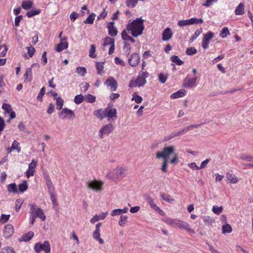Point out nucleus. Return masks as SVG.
I'll return each instance as SVG.
<instances>
[{
	"label": "nucleus",
	"mask_w": 253,
	"mask_h": 253,
	"mask_svg": "<svg viewBox=\"0 0 253 253\" xmlns=\"http://www.w3.org/2000/svg\"><path fill=\"white\" fill-rule=\"evenodd\" d=\"M144 21L141 17L136 18L127 24L126 29V32L130 33L134 38L142 35L145 29Z\"/></svg>",
	"instance_id": "obj_1"
},
{
	"label": "nucleus",
	"mask_w": 253,
	"mask_h": 253,
	"mask_svg": "<svg viewBox=\"0 0 253 253\" xmlns=\"http://www.w3.org/2000/svg\"><path fill=\"white\" fill-rule=\"evenodd\" d=\"M126 169L123 167H117L114 169L112 171L106 174V177L113 181L116 179H121L126 175Z\"/></svg>",
	"instance_id": "obj_2"
},
{
	"label": "nucleus",
	"mask_w": 253,
	"mask_h": 253,
	"mask_svg": "<svg viewBox=\"0 0 253 253\" xmlns=\"http://www.w3.org/2000/svg\"><path fill=\"white\" fill-rule=\"evenodd\" d=\"M172 155L174 156L173 158H177L175 152L174 147L172 145L165 147L162 151L156 153L157 158H169Z\"/></svg>",
	"instance_id": "obj_3"
},
{
	"label": "nucleus",
	"mask_w": 253,
	"mask_h": 253,
	"mask_svg": "<svg viewBox=\"0 0 253 253\" xmlns=\"http://www.w3.org/2000/svg\"><path fill=\"white\" fill-rule=\"evenodd\" d=\"M34 251L36 253H40L43 251L45 253H50V245L47 241H44L42 244L38 242L34 245Z\"/></svg>",
	"instance_id": "obj_4"
},
{
	"label": "nucleus",
	"mask_w": 253,
	"mask_h": 253,
	"mask_svg": "<svg viewBox=\"0 0 253 253\" xmlns=\"http://www.w3.org/2000/svg\"><path fill=\"white\" fill-rule=\"evenodd\" d=\"M30 208V212L34 215H36L37 217L40 218L42 221H44L46 218V216L43 213L42 209L38 207V206L35 204H29Z\"/></svg>",
	"instance_id": "obj_5"
},
{
	"label": "nucleus",
	"mask_w": 253,
	"mask_h": 253,
	"mask_svg": "<svg viewBox=\"0 0 253 253\" xmlns=\"http://www.w3.org/2000/svg\"><path fill=\"white\" fill-rule=\"evenodd\" d=\"M103 184L104 183L102 181L96 180L89 181L86 182L87 187L96 192H99L102 190Z\"/></svg>",
	"instance_id": "obj_6"
},
{
	"label": "nucleus",
	"mask_w": 253,
	"mask_h": 253,
	"mask_svg": "<svg viewBox=\"0 0 253 253\" xmlns=\"http://www.w3.org/2000/svg\"><path fill=\"white\" fill-rule=\"evenodd\" d=\"M199 126H200V125H199V124L192 125L188 126L183 128L181 130L173 132L169 135V139L172 138L174 137L179 136L180 135L184 134L187 133L189 130H191L194 128H197Z\"/></svg>",
	"instance_id": "obj_7"
},
{
	"label": "nucleus",
	"mask_w": 253,
	"mask_h": 253,
	"mask_svg": "<svg viewBox=\"0 0 253 253\" xmlns=\"http://www.w3.org/2000/svg\"><path fill=\"white\" fill-rule=\"evenodd\" d=\"M213 37L214 33L211 31H209L203 35L202 44L203 49H206L209 47L210 42Z\"/></svg>",
	"instance_id": "obj_8"
},
{
	"label": "nucleus",
	"mask_w": 253,
	"mask_h": 253,
	"mask_svg": "<svg viewBox=\"0 0 253 253\" xmlns=\"http://www.w3.org/2000/svg\"><path fill=\"white\" fill-rule=\"evenodd\" d=\"M114 129L113 125L109 124L103 126L99 130V136L101 138H103L104 135H107L110 134Z\"/></svg>",
	"instance_id": "obj_9"
},
{
	"label": "nucleus",
	"mask_w": 253,
	"mask_h": 253,
	"mask_svg": "<svg viewBox=\"0 0 253 253\" xmlns=\"http://www.w3.org/2000/svg\"><path fill=\"white\" fill-rule=\"evenodd\" d=\"M146 83V79L144 78H141L138 76L135 80H131L129 82L128 86L130 87H134L136 86H142Z\"/></svg>",
	"instance_id": "obj_10"
},
{
	"label": "nucleus",
	"mask_w": 253,
	"mask_h": 253,
	"mask_svg": "<svg viewBox=\"0 0 253 253\" xmlns=\"http://www.w3.org/2000/svg\"><path fill=\"white\" fill-rule=\"evenodd\" d=\"M197 77L191 78L187 76L183 81L182 86L185 88H192L196 85Z\"/></svg>",
	"instance_id": "obj_11"
},
{
	"label": "nucleus",
	"mask_w": 253,
	"mask_h": 253,
	"mask_svg": "<svg viewBox=\"0 0 253 253\" xmlns=\"http://www.w3.org/2000/svg\"><path fill=\"white\" fill-rule=\"evenodd\" d=\"M107 86L110 87L111 91H115L117 90L118 84L116 80L112 77H109L104 83Z\"/></svg>",
	"instance_id": "obj_12"
},
{
	"label": "nucleus",
	"mask_w": 253,
	"mask_h": 253,
	"mask_svg": "<svg viewBox=\"0 0 253 253\" xmlns=\"http://www.w3.org/2000/svg\"><path fill=\"white\" fill-rule=\"evenodd\" d=\"M140 59L139 54L134 53L128 58V62L131 67H135L139 63Z\"/></svg>",
	"instance_id": "obj_13"
},
{
	"label": "nucleus",
	"mask_w": 253,
	"mask_h": 253,
	"mask_svg": "<svg viewBox=\"0 0 253 253\" xmlns=\"http://www.w3.org/2000/svg\"><path fill=\"white\" fill-rule=\"evenodd\" d=\"M37 161L34 159H33L31 163L29 164L28 169L26 171V176L28 178L34 175L35 169L37 167Z\"/></svg>",
	"instance_id": "obj_14"
},
{
	"label": "nucleus",
	"mask_w": 253,
	"mask_h": 253,
	"mask_svg": "<svg viewBox=\"0 0 253 253\" xmlns=\"http://www.w3.org/2000/svg\"><path fill=\"white\" fill-rule=\"evenodd\" d=\"M105 118L107 117L108 121H109L111 119H116L117 117V110L114 108H107L105 109Z\"/></svg>",
	"instance_id": "obj_15"
},
{
	"label": "nucleus",
	"mask_w": 253,
	"mask_h": 253,
	"mask_svg": "<svg viewBox=\"0 0 253 253\" xmlns=\"http://www.w3.org/2000/svg\"><path fill=\"white\" fill-rule=\"evenodd\" d=\"M177 227L180 229H185L190 233H194L195 231L190 227V225L186 222L179 219Z\"/></svg>",
	"instance_id": "obj_16"
},
{
	"label": "nucleus",
	"mask_w": 253,
	"mask_h": 253,
	"mask_svg": "<svg viewBox=\"0 0 253 253\" xmlns=\"http://www.w3.org/2000/svg\"><path fill=\"white\" fill-rule=\"evenodd\" d=\"M68 46V43L67 42V38L65 37L61 39L60 42L56 46V50L57 52H61L67 48Z\"/></svg>",
	"instance_id": "obj_17"
},
{
	"label": "nucleus",
	"mask_w": 253,
	"mask_h": 253,
	"mask_svg": "<svg viewBox=\"0 0 253 253\" xmlns=\"http://www.w3.org/2000/svg\"><path fill=\"white\" fill-rule=\"evenodd\" d=\"M14 233V228L11 224L6 225L3 230V236L5 238H10Z\"/></svg>",
	"instance_id": "obj_18"
},
{
	"label": "nucleus",
	"mask_w": 253,
	"mask_h": 253,
	"mask_svg": "<svg viewBox=\"0 0 253 253\" xmlns=\"http://www.w3.org/2000/svg\"><path fill=\"white\" fill-rule=\"evenodd\" d=\"M114 22L111 21L108 23L107 29L108 30L109 35L111 37H115L118 34V30L114 26Z\"/></svg>",
	"instance_id": "obj_19"
},
{
	"label": "nucleus",
	"mask_w": 253,
	"mask_h": 253,
	"mask_svg": "<svg viewBox=\"0 0 253 253\" xmlns=\"http://www.w3.org/2000/svg\"><path fill=\"white\" fill-rule=\"evenodd\" d=\"M162 220L168 225L171 226L173 227H177V225L179 222V219L177 218L171 219L168 217H164Z\"/></svg>",
	"instance_id": "obj_20"
},
{
	"label": "nucleus",
	"mask_w": 253,
	"mask_h": 253,
	"mask_svg": "<svg viewBox=\"0 0 253 253\" xmlns=\"http://www.w3.org/2000/svg\"><path fill=\"white\" fill-rule=\"evenodd\" d=\"M59 117L64 119L68 116H70V118H73L74 117V113L73 111L67 108H64L62 109L60 113L59 114Z\"/></svg>",
	"instance_id": "obj_21"
},
{
	"label": "nucleus",
	"mask_w": 253,
	"mask_h": 253,
	"mask_svg": "<svg viewBox=\"0 0 253 253\" xmlns=\"http://www.w3.org/2000/svg\"><path fill=\"white\" fill-rule=\"evenodd\" d=\"M173 35L172 32L170 28H167L162 34V40L164 41H168L170 39Z\"/></svg>",
	"instance_id": "obj_22"
},
{
	"label": "nucleus",
	"mask_w": 253,
	"mask_h": 253,
	"mask_svg": "<svg viewBox=\"0 0 253 253\" xmlns=\"http://www.w3.org/2000/svg\"><path fill=\"white\" fill-rule=\"evenodd\" d=\"M108 213V212H103L100 215H95L92 218H91L90 220V222L91 223H94L95 222L100 220L104 219L106 216H107Z\"/></svg>",
	"instance_id": "obj_23"
},
{
	"label": "nucleus",
	"mask_w": 253,
	"mask_h": 253,
	"mask_svg": "<svg viewBox=\"0 0 253 253\" xmlns=\"http://www.w3.org/2000/svg\"><path fill=\"white\" fill-rule=\"evenodd\" d=\"M121 37L122 39L125 41H130L132 43H134L135 42L133 37L128 35L126 30H123L121 33Z\"/></svg>",
	"instance_id": "obj_24"
},
{
	"label": "nucleus",
	"mask_w": 253,
	"mask_h": 253,
	"mask_svg": "<svg viewBox=\"0 0 253 253\" xmlns=\"http://www.w3.org/2000/svg\"><path fill=\"white\" fill-rule=\"evenodd\" d=\"M20 150L21 149L19 146V143L16 140H14L12 142L11 146L8 149L7 152L8 153H10L13 151H16L18 153H19Z\"/></svg>",
	"instance_id": "obj_25"
},
{
	"label": "nucleus",
	"mask_w": 253,
	"mask_h": 253,
	"mask_svg": "<svg viewBox=\"0 0 253 253\" xmlns=\"http://www.w3.org/2000/svg\"><path fill=\"white\" fill-rule=\"evenodd\" d=\"M245 13L244 4L240 2L236 7L235 10V14L237 15H242Z\"/></svg>",
	"instance_id": "obj_26"
},
{
	"label": "nucleus",
	"mask_w": 253,
	"mask_h": 253,
	"mask_svg": "<svg viewBox=\"0 0 253 253\" xmlns=\"http://www.w3.org/2000/svg\"><path fill=\"white\" fill-rule=\"evenodd\" d=\"M34 233L32 231L29 232L22 236L19 239L20 242H28L34 236Z\"/></svg>",
	"instance_id": "obj_27"
},
{
	"label": "nucleus",
	"mask_w": 253,
	"mask_h": 253,
	"mask_svg": "<svg viewBox=\"0 0 253 253\" xmlns=\"http://www.w3.org/2000/svg\"><path fill=\"white\" fill-rule=\"evenodd\" d=\"M186 91L184 89H180L178 91L172 93L170 97L173 99H176L184 96L186 94Z\"/></svg>",
	"instance_id": "obj_28"
},
{
	"label": "nucleus",
	"mask_w": 253,
	"mask_h": 253,
	"mask_svg": "<svg viewBox=\"0 0 253 253\" xmlns=\"http://www.w3.org/2000/svg\"><path fill=\"white\" fill-rule=\"evenodd\" d=\"M7 187L9 193H17L18 192L17 186L15 183L8 184Z\"/></svg>",
	"instance_id": "obj_29"
},
{
	"label": "nucleus",
	"mask_w": 253,
	"mask_h": 253,
	"mask_svg": "<svg viewBox=\"0 0 253 253\" xmlns=\"http://www.w3.org/2000/svg\"><path fill=\"white\" fill-rule=\"evenodd\" d=\"M226 177L229 182L232 183H237L239 182L238 178L232 174L230 173H227Z\"/></svg>",
	"instance_id": "obj_30"
},
{
	"label": "nucleus",
	"mask_w": 253,
	"mask_h": 253,
	"mask_svg": "<svg viewBox=\"0 0 253 253\" xmlns=\"http://www.w3.org/2000/svg\"><path fill=\"white\" fill-rule=\"evenodd\" d=\"M93 238L98 241L100 244H103L104 243L103 240L100 237V231L95 230L93 233Z\"/></svg>",
	"instance_id": "obj_31"
},
{
	"label": "nucleus",
	"mask_w": 253,
	"mask_h": 253,
	"mask_svg": "<svg viewBox=\"0 0 253 253\" xmlns=\"http://www.w3.org/2000/svg\"><path fill=\"white\" fill-rule=\"evenodd\" d=\"M203 32L202 28H200L197 29L194 34L191 36L189 40L190 42H192L195 40H196L199 35Z\"/></svg>",
	"instance_id": "obj_32"
},
{
	"label": "nucleus",
	"mask_w": 253,
	"mask_h": 253,
	"mask_svg": "<svg viewBox=\"0 0 253 253\" xmlns=\"http://www.w3.org/2000/svg\"><path fill=\"white\" fill-rule=\"evenodd\" d=\"M95 66L97 70V74L102 75L104 73V62H96Z\"/></svg>",
	"instance_id": "obj_33"
},
{
	"label": "nucleus",
	"mask_w": 253,
	"mask_h": 253,
	"mask_svg": "<svg viewBox=\"0 0 253 253\" xmlns=\"http://www.w3.org/2000/svg\"><path fill=\"white\" fill-rule=\"evenodd\" d=\"M94 114L100 120L105 118V110L102 111V109H98L94 112Z\"/></svg>",
	"instance_id": "obj_34"
},
{
	"label": "nucleus",
	"mask_w": 253,
	"mask_h": 253,
	"mask_svg": "<svg viewBox=\"0 0 253 253\" xmlns=\"http://www.w3.org/2000/svg\"><path fill=\"white\" fill-rule=\"evenodd\" d=\"M113 44H115V40L114 39L110 37H106L104 39V42L103 46L112 45Z\"/></svg>",
	"instance_id": "obj_35"
},
{
	"label": "nucleus",
	"mask_w": 253,
	"mask_h": 253,
	"mask_svg": "<svg viewBox=\"0 0 253 253\" xmlns=\"http://www.w3.org/2000/svg\"><path fill=\"white\" fill-rule=\"evenodd\" d=\"M28 189V185L26 181H24L21 184H19L18 188V192L23 193Z\"/></svg>",
	"instance_id": "obj_36"
},
{
	"label": "nucleus",
	"mask_w": 253,
	"mask_h": 253,
	"mask_svg": "<svg viewBox=\"0 0 253 253\" xmlns=\"http://www.w3.org/2000/svg\"><path fill=\"white\" fill-rule=\"evenodd\" d=\"M24 78L25 80L30 82L32 80V68L27 69L24 75Z\"/></svg>",
	"instance_id": "obj_37"
},
{
	"label": "nucleus",
	"mask_w": 253,
	"mask_h": 253,
	"mask_svg": "<svg viewBox=\"0 0 253 253\" xmlns=\"http://www.w3.org/2000/svg\"><path fill=\"white\" fill-rule=\"evenodd\" d=\"M33 2L31 0L23 1L22 3V7L24 9H28L32 7Z\"/></svg>",
	"instance_id": "obj_38"
},
{
	"label": "nucleus",
	"mask_w": 253,
	"mask_h": 253,
	"mask_svg": "<svg viewBox=\"0 0 253 253\" xmlns=\"http://www.w3.org/2000/svg\"><path fill=\"white\" fill-rule=\"evenodd\" d=\"M127 216L126 215H121L120 220L119 221V225L121 227H124L127 222Z\"/></svg>",
	"instance_id": "obj_39"
},
{
	"label": "nucleus",
	"mask_w": 253,
	"mask_h": 253,
	"mask_svg": "<svg viewBox=\"0 0 253 253\" xmlns=\"http://www.w3.org/2000/svg\"><path fill=\"white\" fill-rule=\"evenodd\" d=\"M171 60L172 62L176 63L177 65H181L184 62L182 61L178 56L172 55L171 57Z\"/></svg>",
	"instance_id": "obj_40"
},
{
	"label": "nucleus",
	"mask_w": 253,
	"mask_h": 253,
	"mask_svg": "<svg viewBox=\"0 0 253 253\" xmlns=\"http://www.w3.org/2000/svg\"><path fill=\"white\" fill-rule=\"evenodd\" d=\"M64 101L60 96L56 98V104L57 110H61L63 106Z\"/></svg>",
	"instance_id": "obj_41"
},
{
	"label": "nucleus",
	"mask_w": 253,
	"mask_h": 253,
	"mask_svg": "<svg viewBox=\"0 0 253 253\" xmlns=\"http://www.w3.org/2000/svg\"><path fill=\"white\" fill-rule=\"evenodd\" d=\"M222 233L223 234L230 233L232 232V227L229 224L223 225L222 227Z\"/></svg>",
	"instance_id": "obj_42"
},
{
	"label": "nucleus",
	"mask_w": 253,
	"mask_h": 253,
	"mask_svg": "<svg viewBox=\"0 0 253 253\" xmlns=\"http://www.w3.org/2000/svg\"><path fill=\"white\" fill-rule=\"evenodd\" d=\"M0 253H16L14 249L11 247H5L3 248Z\"/></svg>",
	"instance_id": "obj_43"
},
{
	"label": "nucleus",
	"mask_w": 253,
	"mask_h": 253,
	"mask_svg": "<svg viewBox=\"0 0 253 253\" xmlns=\"http://www.w3.org/2000/svg\"><path fill=\"white\" fill-rule=\"evenodd\" d=\"M138 0H126V3L127 7L133 8L136 5Z\"/></svg>",
	"instance_id": "obj_44"
},
{
	"label": "nucleus",
	"mask_w": 253,
	"mask_h": 253,
	"mask_svg": "<svg viewBox=\"0 0 253 253\" xmlns=\"http://www.w3.org/2000/svg\"><path fill=\"white\" fill-rule=\"evenodd\" d=\"M150 207L160 215L162 216H164L165 215V212L163 211L160 208H159L156 204L152 205L150 206Z\"/></svg>",
	"instance_id": "obj_45"
},
{
	"label": "nucleus",
	"mask_w": 253,
	"mask_h": 253,
	"mask_svg": "<svg viewBox=\"0 0 253 253\" xmlns=\"http://www.w3.org/2000/svg\"><path fill=\"white\" fill-rule=\"evenodd\" d=\"M161 197L162 198L169 203H172L174 201V199H172L171 196L169 195L165 194V193H161Z\"/></svg>",
	"instance_id": "obj_46"
},
{
	"label": "nucleus",
	"mask_w": 253,
	"mask_h": 253,
	"mask_svg": "<svg viewBox=\"0 0 253 253\" xmlns=\"http://www.w3.org/2000/svg\"><path fill=\"white\" fill-rule=\"evenodd\" d=\"M223 211L222 207H218L217 206H213L212 209V212L217 215L220 214Z\"/></svg>",
	"instance_id": "obj_47"
},
{
	"label": "nucleus",
	"mask_w": 253,
	"mask_h": 253,
	"mask_svg": "<svg viewBox=\"0 0 253 253\" xmlns=\"http://www.w3.org/2000/svg\"><path fill=\"white\" fill-rule=\"evenodd\" d=\"M95 15L93 13L90 14L87 18L84 21L85 24H92L94 20Z\"/></svg>",
	"instance_id": "obj_48"
},
{
	"label": "nucleus",
	"mask_w": 253,
	"mask_h": 253,
	"mask_svg": "<svg viewBox=\"0 0 253 253\" xmlns=\"http://www.w3.org/2000/svg\"><path fill=\"white\" fill-rule=\"evenodd\" d=\"M10 218V214H2L0 217V223L4 224L6 223Z\"/></svg>",
	"instance_id": "obj_49"
},
{
	"label": "nucleus",
	"mask_w": 253,
	"mask_h": 253,
	"mask_svg": "<svg viewBox=\"0 0 253 253\" xmlns=\"http://www.w3.org/2000/svg\"><path fill=\"white\" fill-rule=\"evenodd\" d=\"M132 100H134L136 103H140L142 101V98L135 92L132 94Z\"/></svg>",
	"instance_id": "obj_50"
},
{
	"label": "nucleus",
	"mask_w": 253,
	"mask_h": 253,
	"mask_svg": "<svg viewBox=\"0 0 253 253\" xmlns=\"http://www.w3.org/2000/svg\"><path fill=\"white\" fill-rule=\"evenodd\" d=\"M230 34L229 31L228 30V28L227 27H224L220 33V37L224 38L227 36L229 35Z\"/></svg>",
	"instance_id": "obj_51"
},
{
	"label": "nucleus",
	"mask_w": 253,
	"mask_h": 253,
	"mask_svg": "<svg viewBox=\"0 0 253 253\" xmlns=\"http://www.w3.org/2000/svg\"><path fill=\"white\" fill-rule=\"evenodd\" d=\"M76 72L82 76H84L86 73L85 68L83 67H78L76 69Z\"/></svg>",
	"instance_id": "obj_52"
},
{
	"label": "nucleus",
	"mask_w": 253,
	"mask_h": 253,
	"mask_svg": "<svg viewBox=\"0 0 253 253\" xmlns=\"http://www.w3.org/2000/svg\"><path fill=\"white\" fill-rule=\"evenodd\" d=\"M197 52V50L194 47H188L186 50V53L188 55H192Z\"/></svg>",
	"instance_id": "obj_53"
},
{
	"label": "nucleus",
	"mask_w": 253,
	"mask_h": 253,
	"mask_svg": "<svg viewBox=\"0 0 253 253\" xmlns=\"http://www.w3.org/2000/svg\"><path fill=\"white\" fill-rule=\"evenodd\" d=\"M191 25L193 24H200L204 22L202 18H197L196 17H193L190 18Z\"/></svg>",
	"instance_id": "obj_54"
},
{
	"label": "nucleus",
	"mask_w": 253,
	"mask_h": 253,
	"mask_svg": "<svg viewBox=\"0 0 253 253\" xmlns=\"http://www.w3.org/2000/svg\"><path fill=\"white\" fill-rule=\"evenodd\" d=\"M95 51L96 48L95 45L94 44H91L89 50V56L91 58H95L96 56L95 54Z\"/></svg>",
	"instance_id": "obj_55"
},
{
	"label": "nucleus",
	"mask_w": 253,
	"mask_h": 253,
	"mask_svg": "<svg viewBox=\"0 0 253 253\" xmlns=\"http://www.w3.org/2000/svg\"><path fill=\"white\" fill-rule=\"evenodd\" d=\"M84 99V96L82 94H80L76 95L74 98V102L77 104L81 103Z\"/></svg>",
	"instance_id": "obj_56"
},
{
	"label": "nucleus",
	"mask_w": 253,
	"mask_h": 253,
	"mask_svg": "<svg viewBox=\"0 0 253 253\" xmlns=\"http://www.w3.org/2000/svg\"><path fill=\"white\" fill-rule=\"evenodd\" d=\"M23 203V200L22 199H19L15 201V210L18 211L21 207Z\"/></svg>",
	"instance_id": "obj_57"
},
{
	"label": "nucleus",
	"mask_w": 253,
	"mask_h": 253,
	"mask_svg": "<svg viewBox=\"0 0 253 253\" xmlns=\"http://www.w3.org/2000/svg\"><path fill=\"white\" fill-rule=\"evenodd\" d=\"M2 109L4 110L5 112L9 113L12 110L11 106L9 104L3 103L2 105Z\"/></svg>",
	"instance_id": "obj_58"
},
{
	"label": "nucleus",
	"mask_w": 253,
	"mask_h": 253,
	"mask_svg": "<svg viewBox=\"0 0 253 253\" xmlns=\"http://www.w3.org/2000/svg\"><path fill=\"white\" fill-rule=\"evenodd\" d=\"M41 12V10L40 9L39 10H32L30 11L27 12V15L28 17H31L33 16L38 15Z\"/></svg>",
	"instance_id": "obj_59"
},
{
	"label": "nucleus",
	"mask_w": 253,
	"mask_h": 253,
	"mask_svg": "<svg viewBox=\"0 0 253 253\" xmlns=\"http://www.w3.org/2000/svg\"><path fill=\"white\" fill-rule=\"evenodd\" d=\"M45 87L43 86L41 88V89L37 97V100H39L40 101H42V96L45 94Z\"/></svg>",
	"instance_id": "obj_60"
},
{
	"label": "nucleus",
	"mask_w": 253,
	"mask_h": 253,
	"mask_svg": "<svg viewBox=\"0 0 253 253\" xmlns=\"http://www.w3.org/2000/svg\"><path fill=\"white\" fill-rule=\"evenodd\" d=\"M49 193L54 192V188L52 184V181H48L46 182Z\"/></svg>",
	"instance_id": "obj_61"
},
{
	"label": "nucleus",
	"mask_w": 253,
	"mask_h": 253,
	"mask_svg": "<svg viewBox=\"0 0 253 253\" xmlns=\"http://www.w3.org/2000/svg\"><path fill=\"white\" fill-rule=\"evenodd\" d=\"M167 78H168L167 76L163 73H160L159 75V80L162 84H164L166 83V82L167 81Z\"/></svg>",
	"instance_id": "obj_62"
},
{
	"label": "nucleus",
	"mask_w": 253,
	"mask_h": 253,
	"mask_svg": "<svg viewBox=\"0 0 253 253\" xmlns=\"http://www.w3.org/2000/svg\"><path fill=\"white\" fill-rule=\"evenodd\" d=\"M85 99L87 102L93 103L95 101L96 98L94 96L89 94L86 96Z\"/></svg>",
	"instance_id": "obj_63"
},
{
	"label": "nucleus",
	"mask_w": 253,
	"mask_h": 253,
	"mask_svg": "<svg viewBox=\"0 0 253 253\" xmlns=\"http://www.w3.org/2000/svg\"><path fill=\"white\" fill-rule=\"evenodd\" d=\"M203 221L206 224H210L214 222V220L212 217L207 216L203 217Z\"/></svg>",
	"instance_id": "obj_64"
}]
</instances>
